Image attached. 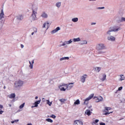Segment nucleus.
Wrapping results in <instances>:
<instances>
[{"mask_svg":"<svg viewBox=\"0 0 125 125\" xmlns=\"http://www.w3.org/2000/svg\"><path fill=\"white\" fill-rule=\"evenodd\" d=\"M71 84H74V83H69L68 84L62 83L60 86H66V89L69 90L74 86V85H72Z\"/></svg>","mask_w":125,"mask_h":125,"instance_id":"nucleus-1","label":"nucleus"},{"mask_svg":"<svg viewBox=\"0 0 125 125\" xmlns=\"http://www.w3.org/2000/svg\"><path fill=\"white\" fill-rule=\"evenodd\" d=\"M38 13L37 11H34V10H32V14L31 15V18L33 20V21H35V20H37V14Z\"/></svg>","mask_w":125,"mask_h":125,"instance_id":"nucleus-2","label":"nucleus"},{"mask_svg":"<svg viewBox=\"0 0 125 125\" xmlns=\"http://www.w3.org/2000/svg\"><path fill=\"white\" fill-rule=\"evenodd\" d=\"M93 96H94V94H91L88 98H86L84 102V104L87 105L88 104V101L93 98Z\"/></svg>","mask_w":125,"mask_h":125,"instance_id":"nucleus-3","label":"nucleus"},{"mask_svg":"<svg viewBox=\"0 0 125 125\" xmlns=\"http://www.w3.org/2000/svg\"><path fill=\"white\" fill-rule=\"evenodd\" d=\"M23 85V81L21 80H19L15 83V87H19Z\"/></svg>","mask_w":125,"mask_h":125,"instance_id":"nucleus-4","label":"nucleus"},{"mask_svg":"<svg viewBox=\"0 0 125 125\" xmlns=\"http://www.w3.org/2000/svg\"><path fill=\"white\" fill-rule=\"evenodd\" d=\"M96 49L97 50L105 49V46L104 45V44H99L97 45Z\"/></svg>","mask_w":125,"mask_h":125,"instance_id":"nucleus-5","label":"nucleus"},{"mask_svg":"<svg viewBox=\"0 0 125 125\" xmlns=\"http://www.w3.org/2000/svg\"><path fill=\"white\" fill-rule=\"evenodd\" d=\"M111 107H105V112H106L104 113V115H105V116L110 115V114H112L113 113V111L109 112L108 111L109 110H111Z\"/></svg>","mask_w":125,"mask_h":125,"instance_id":"nucleus-6","label":"nucleus"},{"mask_svg":"<svg viewBox=\"0 0 125 125\" xmlns=\"http://www.w3.org/2000/svg\"><path fill=\"white\" fill-rule=\"evenodd\" d=\"M94 99H95L96 102L98 103L102 101L103 100V98L101 96L100 97H94Z\"/></svg>","mask_w":125,"mask_h":125,"instance_id":"nucleus-7","label":"nucleus"},{"mask_svg":"<svg viewBox=\"0 0 125 125\" xmlns=\"http://www.w3.org/2000/svg\"><path fill=\"white\" fill-rule=\"evenodd\" d=\"M86 79H87V75L84 74L81 77V81L82 82V83H84V82H85Z\"/></svg>","mask_w":125,"mask_h":125,"instance_id":"nucleus-8","label":"nucleus"},{"mask_svg":"<svg viewBox=\"0 0 125 125\" xmlns=\"http://www.w3.org/2000/svg\"><path fill=\"white\" fill-rule=\"evenodd\" d=\"M74 125H83V122L81 121V120H75Z\"/></svg>","mask_w":125,"mask_h":125,"instance_id":"nucleus-9","label":"nucleus"},{"mask_svg":"<svg viewBox=\"0 0 125 125\" xmlns=\"http://www.w3.org/2000/svg\"><path fill=\"white\" fill-rule=\"evenodd\" d=\"M43 28H45V29H46V30H47V29H48V28H49V23H48V22H47V21L45 22L43 25Z\"/></svg>","mask_w":125,"mask_h":125,"instance_id":"nucleus-10","label":"nucleus"},{"mask_svg":"<svg viewBox=\"0 0 125 125\" xmlns=\"http://www.w3.org/2000/svg\"><path fill=\"white\" fill-rule=\"evenodd\" d=\"M119 30H120V28H115V29H113V30H109V31L107 32V34H109L110 33H111V32H116V31H119Z\"/></svg>","mask_w":125,"mask_h":125,"instance_id":"nucleus-11","label":"nucleus"},{"mask_svg":"<svg viewBox=\"0 0 125 125\" xmlns=\"http://www.w3.org/2000/svg\"><path fill=\"white\" fill-rule=\"evenodd\" d=\"M4 14L3 13V10H1V13L0 14V20H1V19H2V18H4Z\"/></svg>","mask_w":125,"mask_h":125,"instance_id":"nucleus-12","label":"nucleus"},{"mask_svg":"<svg viewBox=\"0 0 125 125\" xmlns=\"http://www.w3.org/2000/svg\"><path fill=\"white\" fill-rule=\"evenodd\" d=\"M59 30H60V27H57L55 30L52 31L51 33L52 34H54L56 33V32H57L58 31H59Z\"/></svg>","mask_w":125,"mask_h":125,"instance_id":"nucleus-13","label":"nucleus"},{"mask_svg":"<svg viewBox=\"0 0 125 125\" xmlns=\"http://www.w3.org/2000/svg\"><path fill=\"white\" fill-rule=\"evenodd\" d=\"M107 39L108 41H112V42L116 40V38L113 36L108 37Z\"/></svg>","mask_w":125,"mask_h":125,"instance_id":"nucleus-14","label":"nucleus"},{"mask_svg":"<svg viewBox=\"0 0 125 125\" xmlns=\"http://www.w3.org/2000/svg\"><path fill=\"white\" fill-rule=\"evenodd\" d=\"M41 101H42V100H39L36 101L35 103H34V107H38V105H39V104H40V103H41Z\"/></svg>","mask_w":125,"mask_h":125,"instance_id":"nucleus-15","label":"nucleus"},{"mask_svg":"<svg viewBox=\"0 0 125 125\" xmlns=\"http://www.w3.org/2000/svg\"><path fill=\"white\" fill-rule=\"evenodd\" d=\"M16 96V95H15V93H12L11 94L9 98H10L11 99H13V98H15Z\"/></svg>","mask_w":125,"mask_h":125,"instance_id":"nucleus-16","label":"nucleus"},{"mask_svg":"<svg viewBox=\"0 0 125 125\" xmlns=\"http://www.w3.org/2000/svg\"><path fill=\"white\" fill-rule=\"evenodd\" d=\"M85 113L86 114V115H87V116H90V115H91V113L90 112V110L87 109L85 111Z\"/></svg>","mask_w":125,"mask_h":125,"instance_id":"nucleus-17","label":"nucleus"},{"mask_svg":"<svg viewBox=\"0 0 125 125\" xmlns=\"http://www.w3.org/2000/svg\"><path fill=\"white\" fill-rule=\"evenodd\" d=\"M42 17L43 18H47V15L46 13L43 12L42 15H41Z\"/></svg>","mask_w":125,"mask_h":125,"instance_id":"nucleus-18","label":"nucleus"},{"mask_svg":"<svg viewBox=\"0 0 125 125\" xmlns=\"http://www.w3.org/2000/svg\"><path fill=\"white\" fill-rule=\"evenodd\" d=\"M32 63L30 61H29V67L30 68V69H33V64H34V60H33L32 62Z\"/></svg>","mask_w":125,"mask_h":125,"instance_id":"nucleus-19","label":"nucleus"},{"mask_svg":"<svg viewBox=\"0 0 125 125\" xmlns=\"http://www.w3.org/2000/svg\"><path fill=\"white\" fill-rule=\"evenodd\" d=\"M18 20H22L23 19V16L22 15H20L17 17Z\"/></svg>","mask_w":125,"mask_h":125,"instance_id":"nucleus-20","label":"nucleus"},{"mask_svg":"<svg viewBox=\"0 0 125 125\" xmlns=\"http://www.w3.org/2000/svg\"><path fill=\"white\" fill-rule=\"evenodd\" d=\"M107 77V76L106 74H104L103 75V78L101 79L102 82H104L105 80H106V78Z\"/></svg>","mask_w":125,"mask_h":125,"instance_id":"nucleus-21","label":"nucleus"},{"mask_svg":"<svg viewBox=\"0 0 125 125\" xmlns=\"http://www.w3.org/2000/svg\"><path fill=\"white\" fill-rule=\"evenodd\" d=\"M120 77H121V78L120 79V81H121V82H122V81H124L125 80V75H121Z\"/></svg>","mask_w":125,"mask_h":125,"instance_id":"nucleus-22","label":"nucleus"},{"mask_svg":"<svg viewBox=\"0 0 125 125\" xmlns=\"http://www.w3.org/2000/svg\"><path fill=\"white\" fill-rule=\"evenodd\" d=\"M61 85H60V86H59V88H60V90L61 91H66V89H65V88L64 87H62V86H60ZM62 87V88H61Z\"/></svg>","mask_w":125,"mask_h":125,"instance_id":"nucleus-23","label":"nucleus"},{"mask_svg":"<svg viewBox=\"0 0 125 125\" xmlns=\"http://www.w3.org/2000/svg\"><path fill=\"white\" fill-rule=\"evenodd\" d=\"M73 42H81V39H80V38H74L73 39Z\"/></svg>","mask_w":125,"mask_h":125,"instance_id":"nucleus-24","label":"nucleus"},{"mask_svg":"<svg viewBox=\"0 0 125 125\" xmlns=\"http://www.w3.org/2000/svg\"><path fill=\"white\" fill-rule=\"evenodd\" d=\"M46 122H48V123H53V120H51L50 118H48L46 119Z\"/></svg>","mask_w":125,"mask_h":125,"instance_id":"nucleus-25","label":"nucleus"},{"mask_svg":"<svg viewBox=\"0 0 125 125\" xmlns=\"http://www.w3.org/2000/svg\"><path fill=\"white\" fill-rule=\"evenodd\" d=\"M79 104H80V100H77L76 102H74V105Z\"/></svg>","mask_w":125,"mask_h":125,"instance_id":"nucleus-26","label":"nucleus"},{"mask_svg":"<svg viewBox=\"0 0 125 125\" xmlns=\"http://www.w3.org/2000/svg\"><path fill=\"white\" fill-rule=\"evenodd\" d=\"M66 59L67 60H69V57H64V58H62L60 60L61 61H62V60H66Z\"/></svg>","mask_w":125,"mask_h":125,"instance_id":"nucleus-27","label":"nucleus"},{"mask_svg":"<svg viewBox=\"0 0 125 125\" xmlns=\"http://www.w3.org/2000/svg\"><path fill=\"white\" fill-rule=\"evenodd\" d=\"M78 18H74L72 19L73 22H78Z\"/></svg>","mask_w":125,"mask_h":125,"instance_id":"nucleus-28","label":"nucleus"},{"mask_svg":"<svg viewBox=\"0 0 125 125\" xmlns=\"http://www.w3.org/2000/svg\"><path fill=\"white\" fill-rule=\"evenodd\" d=\"M56 6H57V7H60V6H61V2L57 3Z\"/></svg>","mask_w":125,"mask_h":125,"instance_id":"nucleus-29","label":"nucleus"},{"mask_svg":"<svg viewBox=\"0 0 125 125\" xmlns=\"http://www.w3.org/2000/svg\"><path fill=\"white\" fill-rule=\"evenodd\" d=\"M73 42L72 40H69V41H66V44H70V43H71Z\"/></svg>","mask_w":125,"mask_h":125,"instance_id":"nucleus-30","label":"nucleus"},{"mask_svg":"<svg viewBox=\"0 0 125 125\" xmlns=\"http://www.w3.org/2000/svg\"><path fill=\"white\" fill-rule=\"evenodd\" d=\"M96 71H98V72H100V70H101V68L97 67L95 68Z\"/></svg>","mask_w":125,"mask_h":125,"instance_id":"nucleus-31","label":"nucleus"},{"mask_svg":"<svg viewBox=\"0 0 125 125\" xmlns=\"http://www.w3.org/2000/svg\"><path fill=\"white\" fill-rule=\"evenodd\" d=\"M24 106H25V103H23L20 106V109H22Z\"/></svg>","mask_w":125,"mask_h":125,"instance_id":"nucleus-32","label":"nucleus"},{"mask_svg":"<svg viewBox=\"0 0 125 125\" xmlns=\"http://www.w3.org/2000/svg\"><path fill=\"white\" fill-rule=\"evenodd\" d=\"M46 101H47V104H48L49 106H51V104H52V103L49 102V100H47Z\"/></svg>","mask_w":125,"mask_h":125,"instance_id":"nucleus-33","label":"nucleus"},{"mask_svg":"<svg viewBox=\"0 0 125 125\" xmlns=\"http://www.w3.org/2000/svg\"><path fill=\"white\" fill-rule=\"evenodd\" d=\"M66 42H64L62 44V45H60V46H64V45H66V44H67V43H66Z\"/></svg>","mask_w":125,"mask_h":125,"instance_id":"nucleus-34","label":"nucleus"},{"mask_svg":"<svg viewBox=\"0 0 125 125\" xmlns=\"http://www.w3.org/2000/svg\"><path fill=\"white\" fill-rule=\"evenodd\" d=\"M86 43H87V42L84 41L81 43V44H86Z\"/></svg>","mask_w":125,"mask_h":125,"instance_id":"nucleus-35","label":"nucleus"},{"mask_svg":"<svg viewBox=\"0 0 125 125\" xmlns=\"http://www.w3.org/2000/svg\"><path fill=\"white\" fill-rule=\"evenodd\" d=\"M60 102H65L66 101V100L65 99H62L60 100Z\"/></svg>","mask_w":125,"mask_h":125,"instance_id":"nucleus-36","label":"nucleus"},{"mask_svg":"<svg viewBox=\"0 0 125 125\" xmlns=\"http://www.w3.org/2000/svg\"><path fill=\"white\" fill-rule=\"evenodd\" d=\"M51 118H53V119H55V118H56V116L53 114L51 116Z\"/></svg>","mask_w":125,"mask_h":125,"instance_id":"nucleus-37","label":"nucleus"},{"mask_svg":"<svg viewBox=\"0 0 125 125\" xmlns=\"http://www.w3.org/2000/svg\"><path fill=\"white\" fill-rule=\"evenodd\" d=\"M100 125H105L106 124L103 122H101L100 123Z\"/></svg>","mask_w":125,"mask_h":125,"instance_id":"nucleus-38","label":"nucleus"},{"mask_svg":"<svg viewBox=\"0 0 125 125\" xmlns=\"http://www.w3.org/2000/svg\"><path fill=\"white\" fill-rule=\"evenodd\" d=\"M122 89H123V86H121V87H119V88H118V90H122Z\"/></svg>","mask_w":125,"mask_h":125,"instance_id":"nucleus-39","label":"nucleus"},{"mask_svg":"<svg viewBox=\"0 0 125 125\" xmlns=\"http://www.w3.org/2000/svg\"><path fill=\"white\" fill-rule=\"evenodd\" d=\"M104 8H105V7H99V8H98L99 9H104Z\"/></svg>","mask_w":125,"mask_h":125,"instance_id":"nucleus-40","label":"nucleus"},{"mask_svg":"<svg viewBox=\"0 0 125 125\" xmlns=\"http://www.w3.org/2000/svg\"><path fill=\"white\" fill-rule=\"evenodd\" d=\"M122 21H125V18H122L121 19Z\"/></svg>","mask_w":125,"mask_h":125,"instance_id":"nucleus-41","label":"nucleus"},{"mask_svg":"<svg viewBox=\"0 0 125 125\" xmlns=\"http://www.w3.org/2000/svg\"><path fill=\"white\" fill-rule=\"evenodd\" d=\"M2 108H3V106L1 104H0V108L2 109Z\"/></svg>","mask_w":125,"mask_h":125,"instance_id":"nucleus-42","label":"nucleus"},{"mask_svg":"<svg viewBox=\"0 0 125 125\" xmlns=\"http://www.w3.org/2000/svg\"><path fill=\"white\" fill-rule=\"evenodd\" d=\"M2 113H3V111L2 110L0 111V115H1Z\"/></svg>","mask_w":125,"mask_h":125,"instance_id":"nucleus-43","label":"nucleus"},{"mask_svg":"<svg viewBox=\"0 0 125 125\" xmlns=\"http://www.w3.org/2000/svg\"><path fill=\"white\" fill-rule=\"evenodd\" d=\"M21 48H23L24 47V45L23 44H21Z\"/></svg>","mask_w":125,"mask_h":125,"instance_id":"nucleus-44","label":"nucleus"},{"mask_svg":"<svg viewBox=\"0 0 125 125\" xmlns=\"http://www.w3.org/2000/svg\"><path fill=\"white\" fill-rule=\"evenodd\" d=\"M98 122H99V120L97 119L95 120V123H98Z\"/></svg>","mask_w":125,"mask_h":125,"instance_id":"nucleus-45","label":"nucleus"},{"mask_svg":"<svg viewBox=\"0 0 125 125\" xmlns=\"http://www.w3.org/2000/svg\"><path fill=\"white\" fill-rule=\"evenodd\" d=\"M95 24H96V23H92L91 25H95Z\"/></svg>","mask_w":125,"mask_h":125,"instance_id":"nucleus-46","label":"nucleus"},{"mask_svg":"<svg viewBox=\"0 0 125 125\" xmlns=\"http://www.w3.org/2000/svg\"><path fill=\"white\" fill-rule=\"evenodd\" d=\"M15 122H19V120H15Z\"/></svg>","mask_w":125,"mask_h":125,"instance_id":"nucleus-47","label":"nucleus"},{"mask_svg":"<svg viewBox=\"0 0 125 125\" xmlns=\"http://www.w3.org/2000/svg\"><path fill=\"white\" fill-rule=\"evenodd\" d=\"M38 98H39V97H38V96H36V97H35V99H38Z\"/></svg>","mask_w":125,"mask_h":125,"instance_id":"nucleus-48","label":"nucleus"},{"mask_svg":"<svg viewBox=\"0 0 125 125\" xmlns=\"http://www.w3.org/2000/svg\"><path fill=\"white\" fill-rule=\"evenodd\" d=\"M3 88H4V89H5V88H6V87L5 86H4L3 87Z\"/></svg>","mask_w":125,"mask_h":125,"instance_id":"nucleus-49","label":"nucleus"},{"mask_svg":"<svg viewBox=\"0 0 125 125\" xmlns=\"http://www.w3.org/2000/svg\"><path fill=\"white\" fill-rule=\"evenodd\" d=\"M14 123H15V121H14L12 122V124H14Z\"/></svg>","mask_w":125,"mask_h":125,"instance_id":"nucleus-50","label":"nucleus"},{"mask_svg":"<svg viewBox=\"0 0 125 125\" xmlns=\"http://www.w3.org/2000/svg\"><path fill=\"white\" fill-rule=\"evenodd\" d=\"M9 107H11V104H9Z\"/></svg>","mask_w":125,"mask_h":125,"instance_id":"nucleus-51","label":"nucleus"},{"mask_svg":"<svg viewBox=\"0 0 125 125\" xmlns=\"http://www.w3.org/2000/svg\"><path fill=\"white\" fill-rule=\"evenodd\" d=\"M31 35L33 36V35H34V32H32V33H31Z\"/></svg>","mask_w":125,"mask_h":125,"instance_id":"nucleus-52","label":"nucleus"},{"mask_svg":"<svg viewBox=\"0 0 125 125\" xmlns=\"http://www.w3.org/2000/svg\"><path fill=\"white\" fill-rule=\"evenodd\" d=\"M42 101H43V100H44V98H42Z\"/></svg>","mask_w":125,"mask_h":125,"instance_id":"nucleus-53","label":"nucleus"},{"mask_svg":"<svg viewBox=\"0 0 125 125\" xmlns=\"http://www.w3.org/2000/svg\"><path fill=\"white\" fill-rule=\"evenodd\" d=\"M27 125H32V124H28Z\"/></svg>","mask_w":125,"mask_h":125,"instance_id":"nucleus-54","label":"nucleus"},{"mask_svg":"<svg viewBox=\"0 0 125 125\" xmlns=\"http://www.w3.org/2000/svg\"><path fill=\"white\" fill-rule=\"evenodd\" d=\"M32 108H34V106H32Z\"/></svg>","mask_w":125,"mask_h":125,"instance_id":"nucleus-55","label":"nucleus"},{"mask_svg":"<svg viewBox=\"0 0 125 125\" xmlns=\"http://www.w3.org/2000/svg\"><path fill=\"white\" fill-rule=\"evenodd\" d=\"M37 32V29H36V32Z\"/></svg>","mask_w":125,"mask_h":125,"instance_id":"nucleus-56","label":"nucleus"}]
</instances>
